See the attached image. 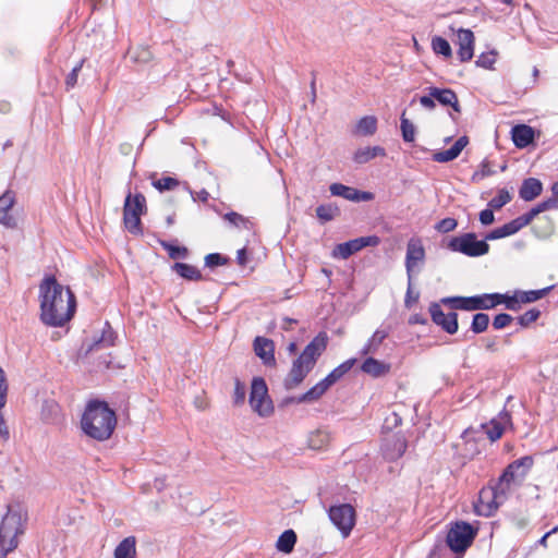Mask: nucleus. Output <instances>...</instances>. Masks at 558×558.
I'll return each mask as SVG.
<instances>
[{"mask_svg": "<svg viewBox=\"0 0 558 558\" xmlns=\"http://www.w3.org/2000/svg\"><path fill=\"white\" fill-rule=\"evenodd\" d=\"M501 293H484L476 295L480 300L478 310H490L499 305Z\"/></svg>", "mask_w": 558, "mask_h": 558, "instance_id": "obj_44", "label": "nucleus"}, {"mask_svg": "<svg viewBox=\"0 0 558 558\" xmlns=\"http://www.w3.org/2000/svg\"><path fill=\"white\" fill-rule=\"evenodd\" d=\"M495 173V171L490 168V163L487 159H484L481 165H480V170H477L472 179L473 180H476V179H484L486 177H489V175H493Z\"/></svg>", "mask_w": 558, "mask_h": 558, "instance_id": "obj_58", "label": "nucleus"}, {"mask_svg": "<svg viewBox=\"0 0 558 558\" xmlns=\"http://www.w3.org/2000/svg\"><path fill=\"white\" fill-rule=\"evenodd\" d=\"M510 422V414L508 412H501L498 418L490 420V422L483 425V427L486 429L487 437L492 441H496L502 436L506 424Z\"/></svg>", "mask_w": 558, "mask_h": 558, "instance_id": "obj_23", "label": "nucleus"}, {"mask_svg": "<svg viewBox=\"0 0 558 558\" xmlns=\"http://www.w3.org/2000/svg\"><path fill=\"white\" fill-rule=\"evenodd\" d=\"M489 325V316L485 313H476L473 315L471 323V330L474 333H482L486 331Z\"/></svg>", "mask_w": 558, "mask_h": 558, "instance_id": "obj_45", "label": "nucleus"}, {"mask_svg": "<svg viewBox=\"0 0 558 558\" xmlns=\"http://www.w3.org/2000/svg\"><path fill=\"white\" fill-rule=\"evenodd\" d=\"M328 515L332 524L342 533L344 537L349 536L355 524V510L349 504L331 506Z\"/></svg>", "mask_w": 558, "mask_h": 558, "instance_id": "obj_11", "label": "nucleus"}, {"mask_svg": "<svg viewBox=\"0 0 558 558\" xmlns=\"http://www.w3.org/2000/svg\"><path fill=\"white\" fill-rule=\"evenodd\" d=\"M428 311H429L432 320L435 325L441 327V329L449 335L457 333V331L459 329V324H458V314L456 312H450L448 314H445L440 304L437 302H432Z\"/></svg>", "mask_w": 558, "mask_h": 558, "instance_id": "obj_15", "label": "nucleus"}, {"mask_svg": "<svg viewBox=\"0 0 558 558\" xmlns=\"http://www.w3.org/2000/svg\"><path fill=\"white\" fill-rule=\"evenodd\" d=\"M400 129L402 138L405 143L414 142L416 129L414 124L408 118H405V110L402 112L400 118Z\"/></svg>", "mask_w": 558, "mask_h": 558, "instance_id": "obj_41", "label": "nucleus"}, {"mask_svg": "<svg viewBox=\"0 0 558 558\" xmlns=\"http://www.w3.org/2000/svg\"><path fill=\"white\" fill-rule=\"evenodd\" d=\"M408 448V440L403 434L396 433L384 438L381 442V453L387 461H397Z\"/></svg>", "mask_w": 558, "mask_h": 558, "instance_id": "obj_14", "label": "nucleus"}, {"mask_svg": "<svg viewBox=\"0 0 558 558\" xmlns=\"http://www.w3.org/2000/svg\"><path fill=\"white\" fill-rule=\"evenodd\" d=\"M484 342V347L489 352H496L497 348V337H487L482 339Z\"/></svg>", "mask_w": 558, "mask_h": 558, "instance_id": "obj_64", "label": "nucleus"}, {"mask_svg": "<svg viewBox=\"0 0 558 558\" xmlns=\"http://www.w3.org/2000/svg\"><path fill=\"white\" fill-rule=\"evenodd\" d=\"M440 302L445 305H449L452 310L461 311H478L480 300L476 295L472 296H447L442 298Z\"/></svg>", "mask_w": 558, "mask_h": 558, "instance_id": "obj_21", "label": "nucleus"}, {"mask_svg": "<svg viewBox=\"0 0 558 558\" xmlns=\"http://www.w3.org/2000/svg\"><path fill=\"white\" fill-rule=\"evenodd\" d=\"M432 48L435 53L441 54L445 58H450L452 56L450 44L444 37L435 36L432 39Z\"/></svg>", "mask_w": 558, "mask_h": 558, "instance_id": "obj_42", "label": "nucleus"}, {"mask_svg": "<svg viewBox=\"0 0 558 558\" xmlns=\"http://www.w3.org/2000/svg\"><path fill=\"white\" fill-rule=\"evenodd\" d=\"M558 207V199L555 197L547 198L541 203H538L536 206L533 207V210L536 213V215H539L543 211L557 208Z\"/></svg>", "mask_w": 558, "mask_h": 558, "instance_id": "obj_57", "label": "nucleus"}, {"mask_svg": "<svg viewBox=\"0 0 558 558\" xmlns=\"http://www.w3.org/2000/svg\"><path fill=\"white\" fill-rule=\"evenodd\" d=\"M204 260L206 267L209 269H215L216 267L227 265L230 259L220 253H210L205 256Z\"/></svg>", "mask_w": 558, "mask_h": 558, "instance_id": "obj_47", "label": "nucleus"}, {"mask_svg": "<svg viewBox=\"0 0 558 558\" xmlns=\"http://www.w3.org/2000/svg\"><path fill=\"white\" fill-rule=\"evenodd\" d=\"M511 201V195L506 189L498 191V194L488 202V207L493 209H500Z\"/></svg>", "mask_w": 558, "mask_h": 558, "instance_id": "obj_48", "label": "nucleus"}, {"mask_svg": "<svg viewBox=\"0 0 558 558\" xmlns=\"http://www.w3.org/2000/svg\"><path fill=\"white\" fill-rule=\"evenodd\" d=\"M377 130V119L374 116L363 117L356 124L357 133L373 135Z\"/></svg>", "mask_w": 558, "mask_h": 558, "instance_id": "obj_40", "label": "nucleus"}, {"mask_svg": "<svg viewBox=\"0 0 558 558\" xmlns=\"http://www.w3.org/2000/svg\"><path fill=\"white\" fill-rule=\"evenodd\" d=\"M9 383L4 369L0 366V405H7Z\"/></svg>", "mask_w": 558, "mask_h": 558, "instance_id": "obj_52", "label": "nucleus"}, {"mask_svg": "<svg viewBox=\"0 0 558 558\" xmlns=\"http://www.w3.org/2000/svg\"><path fill=\"white\" fill-rule=\"evenodd\" d=\"M248 402L252 410L260 417H268L274 413V404L263 377H254L252 379Z\"/></svg>", "mask_w": 558, "mask_h": 558, "instance_id": "obj_9", "label": "nucleus"}, {"mask_svg": "<svg viewBox=\"0 0 558 558\" xmlns=\"http://www.w3.org/2000/svg\"><path fill=\"white\" fill-rule=\"evenodd\" d=\"M40 319L51 327H61L68 323L76 307L75 295L51 276L39 286Z\"/></svg>", "mask_w": 558, "mask_h": 558, "instance_id": "obj_1", "label": "nucleus"}, {"mask_svg": "<svg viewBox=\"0 0 558 558\" xmlns=\"http://www.w3.org/2000/svg\"><path fill=\"white\" fill-rule=\"evenodd\" d=\"M14 204L15 193L13 191L8 190L0 196V223L10 229L17 226L16 219L10 214Z\"/></svg>", "mask_w": 558, "mask_h": 558, "instance_id": "obj_16", "label": "nucleus"}, {"mask_svg": "<svg viewBox=\"0 0 558 558\" xmlns=\"http://www.w3.org/2000/svg\"><path fill=\"white\" fill-rule=\"evenodd\" d=\"M136 541L134 536L125 537L114 549V558H136Z\"/></svg>", "mask_w": 558, "mask_h": 558, "instance_id": "obj_31", "label": "nucleus"}, {"mask_svg": "<svg viewBox=\"0 0 558 558\" xmlns=\"http://www.w3.org/2000/svg\"><path fill=\"white\" fill-rule=\"evenodd\" d=\"M298 536L293 530H286L278 538L276 547L279 551L290 554L295 546Z\"/></svg>", "mask_w": 558, "mask_h": 558, "instance_id": "obj_33", "label": "nucleus"}, {"mask_svg": "<svg viewBox=\"0 0 558 558\" xmlns=\"http://www.w3.org/2000/svg\"><path fill=\"white\" fill-rule=\"evenodd\" d=\"M328 336L319 332L292 363V367L283 380L287 390L296 388L314 368L318 357L326 350Z\"/></svg>", "mask_w": 558, "mask_h": 558, "instance_id": "obj_3", "label": "nucleus"}, {"mask_svg": "<svg viewBox=\"0 0 558 558\" xmlns=\"http://www.w3.org/2000/svg\"><path fill=\"white\" fill-rule=\"evenodd\" d=\"M22 512L9 506L0 524V558H5L17 547V536L24 532Z\"/></svg>", "mask_w": 558, "mask_h": 558, "instance_id": "obj_4", "label": "nucleus"}, {"mask_svg": "<svg viewBox=\"0 0 558 558\" xmlns=\"http://www.w3.org/2000/svg\"><path fill=\"white\" fill-rule=\"evenodd\" d=\"M536 216V213L533 210V208H531L527 213L517 217L512 221L517 227V230L520 231L522 228L530 225Z\"/></svg>", "mask_w": 558, "mask_h": 558, "instance_id": "obj_55", "label": "nucleus"}, {"mask_svg": "<svg viewBox=\"0 0 558 558\" xmlns=\"http://www.w3.org/2000/svg\"><path fill=\"white\" fill-rule=\"evenodd\" d=\"M493 210V208L488 207L480 213L478 218L482 225L489 226L494 222L495 217Z\"/></svg>", "mask_w": 558, "mask_h": 558, "instance_id": "obj_61", "label": "nucleus"}, {"mask_svg": "<svg viewBox=\"0 0 558 558\" xmlns=\"http://www.w3.org/2000/svg\"><path fill=\"white\" fill-rule=\"evenodd\" d=\"M542 192V182L536 178H527L522 182V185L519 190V196L525 202H531L538 197Z\"/></svg>", "mask_w": 558, "mask_h": 558, "instance_id": "obj_24", "label": "nucleus"}, {"mask_svg": "<svg viewBox=\"0 0 558 558\" xmlns=\"http://www.w3.org/2000/svg\"><path fill=\"white\" fill-rule=\"evenodd\" d=\"M254 352L263 361L265 365L271 366L276 364L274 341L265 337H256L254 339Z\"/></svg>", "mask_w": 558, "mask_h": 558, "instance_id": "obj_19", "label": "nucleus"}, {"mask_svg": "<svg viewBox=\"0 0 558 558\" xmlns=\"http://www.w3.org/2000/svg\"><path fill=\"white\" fill-rule=\"evenodd\" d=\"M388 336V329H377L361 350V355L376 354L379 347Z\"/></svg>", "mask_w": 558, "mask_h": 558, "instance_id": "obj_27", "label": "nucleus"}, {"mask_svg": "<svg viewBox=\"0 0 558 558\" xmlns=\"http://www.w3.org/2000/svg\"><path fill=\"white\" fill-rule=\"evenodd\" d=\"M85 59H81L77 64L72 69L65 78V85L68 89L73 88L77 84L78 73L81 72Z\"/></svg>", "mask_w": 558, "mask_h": 558, "instance_id": "obj_51", "label": "nucleus"}, {"mask_svg": "<svg viewBox=\"0 0 558 558\" xmlns=\"http://www.w3.org/2000/svg\"><path fill=\"white\" fill-rule=\"evenodd\" d=\"M520 293L517 295H507L501 294V298L499 299V304H505L506 308L510 311H518L520 308Z\"/></svg>", "mask_w": 558, "mask_h": 558, "instance_id": "obj_50", "label": "nucleus"}, {"mask_svg": "<svg viewBox=\"0 0 558 558\" xmlns=\"http://www.w3.org/2000/svg\"><path fill=\"white\" fill-rule=\"evenodd\" d=\"M329 191L333 196H340L352 202H354V197L356 195V189L344 185L342 183H332L329 186Z\"/></svg>", "mask_w": 558, "mask_h": 558, "instance_id": "obj_39", "label": "nucleus"}, {"mask_svg": "<svg viewBox=\"0 0 558 558\" xmlns=\"http://www.w3.org/2000/svg\"><path fill=\"white\" fill-rule=\"evenodd\" d=\"M412 281L413 280L408 279V288H407V293H405V299H404L405 307H411V305L413 303L417 302L418 298H420V293L418 292L413 294Z\"/></svg>", "mask_w": 558, "mask_h": 558, "instance_id": "obj_59", "label": "nucleus"}, {"mask_svg": "<svg viewBox=\"0 0 558 558\" xmlns=\"http://www.w3.org/2000/svg\"><path fill=\"white\" fill-rule=\"evenodd\" d=\"M532 465L533 459L529 456L508 464L498 480L494 482L499 487V494L504 495L506 493L508 495L513 486H520Z\"/></svg>", "mask_w": 558, "mask_h": 558, "instance_id": "obj_5", "label": "nucleus"}, {"mask_svg": "<svg viewBox=\"0 0 558 558\" xmlns=\"http://www.w3.org/2000/svg\"><path fill=\"white\" fill-rule=\"evenodd\" d=\"M361 369L373 377H380L389 373L390 365L368 356L362 363Z\"/></svg>", "mask_w": 558, "mask_h": 558, "instance_id": "obj_26", "label": "nucleus"}, {"mask_svg": "<svg viewBox=\"0 0 558 558\" xmlns=\"http://www.w3.org/2000/svg\"><path fill=\"white\" fill-rule=\"evenodd\" d=\"M114 339H116V332L111 328L109 323L106 322L105 327L101 331V336L94 339V341L88 345L86 353H89L92 351L102 349V348H109L114 344Z\"/></svg>", "mask_w": 558, "mask_h": 558, "instance_id": "obj_25", "label": "nucleus"}, {"mask_svg": "<svg viewBox=\"0 0 558 558\" xmlns=\"http://www.w3.org/2000/svg\"><path fill=\"white\" fill-rule=\"evenodd\" d=\"M146 211V198L142 193L129 192L123 206V223L132 234L142 233L141 216Z\"/></svg>", "mask_w": 558, "mask_h": 558, "instance_id": "obj_6", "label": "nucleus"}, {"mask_svg": "<svg viewBox=\"0 0 558 558\" xmlns=\"http://www.w3.org/2000/svg\"><path fill=\"white\" fill-rule=\"evenodd\" d=\"M426 258L425 247L421 238L413 236L407 243L405 253V270L408 279L413 280L415 268L420 271V268L424 265Z\"/></svg>", "mask_w": 558, "mask_h": 558, "instance_id": "obj_12", "label": "nucleus"}, {"mask_svg": "<svg viewBox=\"0 0 558 558\" xmlns=\"http://www.w3.org/2000/svg\"><path fill=\"white\" fill-rule=\"evenodd\" d=\"M429 95L434 97L444 107H451L456 112H461L457 94L450 88H439L429 86L426 88Z\"/></svg>", "mask_w": 558, "mask_h": 558, "instance_id": "obj_18", "label": "nucleus"}, {"mask_svg": "<svg viewBox=\"0 0 558 558\" xmlns=\"http://www.w3.org/2000/svg\"><path fill=\"white\" fill-rule=\"evenodd\" d=\"M330 388L329 384L323 378L316 385H314L306 392L299 396L300 402L312 403L320 399L325 392Z\"/></svg>", "mask_w": 558, "mask_h": 558, "instance_id": "obj_30", "label": "nucleus"}, {"mask_svg": "<svg viewBox=\"0 0 558 558\" xmlns=\"http://www.w3.org/2000/svg\"><path fill=\"white\" fill-rule=\"evenodd\" d=\"M384 157L386 156V150L384 147L381 146H373V147H362V148H359L355 153H354V156H353V160L359 163V165H363V163H366L368 161H371L372 159L376 158V157Z\"/></svg>", "mask_w": 558, "mask_h": 558, "instance_id": "obj_29", "label": "nucleus"}, {"mask_svg": "<svg viewBox=\"0 0 558 558\" xmlns=\"http://www.w3.org/2000/svg\"><path fill=\"white\" fill-rule=\"evenodd\" d=\"M535 136L534 129L526 124H517L511 130L513 144L518 148H524L533 143Z\"/></svg>", "mask_w": 558, "mask_h": 558, "instance_id": "obj_22", "label": "nucleus"}, {"mask_svg": "<svg viewBox=\"0 0 558 558\" xmlns=\"http://www.w3.org/2000/svg\"><path fill=\"white\" fill-rule=\"evenodd\" d=\"M512 316L507 313H500L494 317L493 327L495 329H504L509 326L512 322Z\"/></svg>", "mask_w": 558, "mask_h": 558, "instance_id": "obj_56", "label": "nucleus"}, {"mask_svg": "<svg viewBox=\"0 0 558 558\" xmlns=\"http://www.w3.org/2000/svg\"><path fill=\"white\" fill-rule=\"evenodd\" d=\"M4 408L5 405H0V438L3 441H8L10 439V429L2 413Z\"/></svg>", "mask_w": 558, "mask_h": 558, "instance_id": "obj_60", "label": "nucleus"}, {"mask_svg": "<svg viewBox=\"0 0 558 558\" xmlns=\"http://www.w3.org/2000/svg\"><path fill=\"white\" fill-rule=\"evenodd\" d=\"M116 426V412L109 408L107 402L93 400L86 405L81 418V427L85 435L104 441L111 437Z\"/></svg>", "mask_w": 558, "mask_h": 558, "instance_id": "obj_2", "label": "nucleus"}, {"mask_svg": "<svg viewBox=\"0 0 558 558\" xmlns=\"http://www.w3.org/2000/svg\"><path fill=\"white\" fill-rule=\"evenodd\" d=\"M488 240H477L473 232L463 233L458 236H452L447 243V248L451 252L461 253L469 257H480L489 252Z\"/></svg>", "mask_w": 558, "mask_h": 558, "instance_id": "obj_8", "label": "nucleus"}, {"mask_svg": "<svg viewBox=\"0 0 558 558\" xmlns=\"http://www.w3.org/2000/svg\"><path fill=\"white\" fill-rule=\"evenodd\" d=\"M380 243V238L377 235L361 236L349 240L343 243L337 244L332 250V257L340 259H348L354 253L367 246H377Z\"/></svg>", "mask_w": 558, "mask_h": 558, "instance_id": "obj_13", "label": "nucleus"}, {"mask_svg": "<svg viewBox=\"0 0 558 558\" xmlns=\"http://www.w3.org/2000/svg\"><path fill=\"white\" fill-rule=\"evenodd\" d=\"M223 219L228 221L230 225H232L235 228L239 229H245V230H252L253 229V221L241 214H238L235 211L227 213L223 216Z\"/></svg>", "mask_w": 558, "mask_h": 558, "instance_id": "obj_37", "label": "nucleus"}, {"mask_svg": "<svg viewBox=\"0 0 558 558\" xmlns=\"http://www.w3.org/2000/svg\"><path fill=\"white\" fill-rule=\"evenodd\" d=\"M156 242L162 246V248L168 253L170 258H174V242L173 241H165L157 236Z\"/></svg>", "mask_w": 558, "mask_h": 558, "instance_id": "obj_62", "label": "nucleus"}, {"mask_svg": "<svg viewBox=\"0 0 558 558\" xmlns=\"http://www.w3.org/2000/svg\"><path fill=\"white\" fill-rule=\"evenodd\" d=\"M246 398V387L238 377L234 379V390L232 395V403L234 407L244 404Z\"/></svg>", "mask_w": 558, "mask_h": 558, "instance_id": "obj_46", "label": "nucleus"}, {"mask_svg": "<svg viewBox=\"0 0 558 558\" xmlns=\"http://www.w3.org/2000/svg\"><path fill=\"white\" fill-rule=\"evenodd\" d=\"M497 52L495 50L483 52L478 56L475 64L480 68L493 70L496 62Z\"/></svg>", "mask_w": 558, "mask_h": 558, "instance_id": "obj_49", "label": "nucleus"}, {"mask_svg": "<svg viewBox=\"0 0 558 558\" xmlns=\"http://www.w3.org/2000/svg\"><path fill=\"white\" fill-rule=\"evenodd\" d=\"M477 535V529L465 521H457L450 524L446 536L447 546L456 554L464 553Z\"/></svg>", "mask_w": 558, "mask_h": 558, "instance_id": "obj_7", "label": "nucleus"}, {"mask_svg": "<svg viewBox=\"0 0 558 558\" xmlns=\"http://www.w3.org/2000/svg\"><path fill=\"white\" fill-rule=\"evenodd\" d=\"M356 363V359H349L338 365L336 368H333L326 377L325 380L329 384L331 387L335 385L338 380H340L347 373L351 371V368Z\"/></svg>", "mask_w": 558, "mask_h": 558, "instance_id": "obj_32", "label": "nucleus"}, {"mask_svg": "<svg viewBox=\"0 0 558 558\" xmlns=\"http://www.w3.org/2000/svg\"><path fill=\"white\" fill-rule=\"evenodd\" d=\"M468 144L469 137L460 136L449 149L434 153L433 160L440 163L452 161L459 157Z\"/></svg>", "mask_w": 558, "mask_h": 558, "instance_id": "obj_20", "label": "nucleus"}, {"mask_svg": "<svg viewBox=\"0 0 558 558\" xmlns=\"http://www.w3.org/2000/svg\"><path fill=\"white\" fill-rule=\"evenodd\" d=\"M148 180L150 184L159 192H170L174 190V178L170 175H166L165 173L159 172H150L148 174Z\"/></svg>", "mask_w": 558, "mask_h": 558, "instance_id": "obj_28", "label": "nucleus"}, {"mask_svg": "<svg viewBox=\"0 0 558 558\" xmlns=\"http://www.w3.org/2000/svg\"><path fill=\"white\" fill-rule=\"evenodd\" d=\"M340 215V209L335 204H322L316 208V216L322 223L329 222Z\"/></svg>", "mask_w": 558, "mask_h": 558, "instance_id": "obj_34", "label": "nucleus"}, {"mask_svg": "<svg viewBox=\"0 0 558 558\" xmlns=\"http://www.w3.org/2000/svg\"><path fill=\"white\" fill-rule=\"evenodd\" d=\"M508 498V495L499 494V487L492 482L487 487H483L478 494V500L475 504V512L482 517H492L495 514L499 506Z\"/></svg>", "mask_w": 558, "mask_h": 558, "instance_id": "obj_10", "label": "nucleus"}, {"mask_svg": "<svg viewBox=\"0 0 558 558\" xmlns=\"http://www.w3.org/2000/svg\"><path fill=\"white\" fill-rule=\"evenodd\" d=\"M517 232H518L517 227L514 226L513 221L511 220V221L505 223L504 226L498 227V228L487 232L485 234V240H488V241L498 240V239H502V238L512 235Z\"/></svg>", "mask_w": 558, "mask_h": 558, "instance_id": "obj_36", "label": "nucleus"}, {"mask_svg": "<svg viewBox=\"0 0 558 558\" xmlns=\"http://www.w3.org/2000/svg\"><path fill=\"white\" fill-rule=\"evenodd\" d=\"M177 275L191 281L203 280L202 272L195 266L185 263L177 262Z\"/></svg>", "mask_w": 558, "mask_h": 558, "instance_id": "obj_35", "label": "nucleus"}, {"mask_svg": "<svg viewBox=\"0 0 558 558\" xmlns=\"http://www.w3.org/2000/svg\"><path fill=\"white\" fill-rule=\"evenodd\" d=\"M458 226V221L454 218H444L435 225V229L440 233H448L453 231Z\"/></svg>", "mask_w": 558, "mask_h": 558, "instance_id": "obj_53", "label": "nucleus"}, {"mask_svg": "<svg viewBox=\"0 0 558 558\" xmlns=\"http://www.w3.org/2000/svg\"><path fill=\"white\" fill-rule=\"evenodd\" d=\"M420 104L427 110H434L436 107L434 97L429 95V92H427V95L420 97Z\"/></svg>", "mask_w": 558, "mask_h": 558, "instance_id": "obj_63", "label": "nucleus"}, {"mask_svg": "<svg viewBox=\"0 0 558 558\" xmlns=\"http://www.w3.org/2000/svg\"><path fill=\"white\" fill-rule=\"evenodd\" d=\"M128 56L133 63H138V64L147 63L153 58L151 51L147 47H144V46L131 48L128 52Z\"/></svg>", "mask_w": 558, "mask_h": 558, "instance_id": "obj_38", "label": "nucleus"}, {"mask_svg": "<svg viewBox=\"0 0 558 558\" xmlns=\"http://www.w3.org/2000/svg\"><path fill=\"white\" fill-rule=\"evenodd\" d=\"M541 315V312L536 308L526 311L524 314L518 317V322L522 327H527L530 324L536 322Z\"/></svg>", "mask_w": 558, "mask_h": 558, "instance_id": "obj_54", "label": "nucleus"}, {"mask_svg": "<svg viewBox=\"0 0 558 558\" xmlns=\"http://www.w3.org/2000/svg\"><path fill=\"white\" fill-rule=\"evenodd\" d=\"M551 289L553 286L539 290L522 291L520 292V301L522 303H532L538 301L546 296Z\"/></svg>", "mask_w": 558, "mask_h": 558, "instance_id": "obj_43", "label": "nucleus"}, {"mask_svg": "<svg viewBox=\"0 0 558 558\" xmlns=\"http://www.w3.org/2000/svg\"><path fill=\"white\" fill-rule=\"evenodd\" d=\"M458 58L461 62H468L474 54V34L470 29L460 28L458 32Z\"/></svg>", "mask_w": 558, "mask_h": 558, "instance_id": "obj_17", "label": "nucleus"}]
</instances>
